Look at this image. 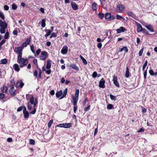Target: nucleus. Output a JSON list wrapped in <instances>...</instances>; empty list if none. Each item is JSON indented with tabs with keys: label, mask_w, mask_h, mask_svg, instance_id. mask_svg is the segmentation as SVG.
Returning <instances> with one entry per match:
<instances>
[{
	"label": "nucleus",
	"mask_w": 157,
	"mask_h": 157,
	"mask_svg": "<svg viewBox=\"0 0 157 157\" xmlns=\"http://www.w3.org/2000/svg\"><path fill=\"white\" fill-rule=\"evenodd\" d=\"M29 102L32 105H33L34 109L32 111L30 112V114H34L35 113L36 111V109L35 108V106L37 104V100L36 98L34 99L33 96H31L30 99L29 100Z\"/></svg>",
	"instance_id": "1"
},
{
	"label": "nucleus",
	"mask_w": 157,
	"mask_h": 157,
	"mask_svg": "<svg viewBox=\"0 0 157 157\" xmlns=\"http://www.w3.org/2000/svg\"><path fill=\"white\" fill-rule=\"evenodd\" d=\"M7 26V24L5 22L2 21L1 19H0V27H1L0 29V32L1 33H5V29Z\"/></svg>",
	"instance_id": "2"
},
{
	"label": "nucleus",
	"mask_w": 157,
	"mask_h": 157,
	"mask_svg": "<svg viewBox=\"0 0 157 157\" xmlns=\"http://www.w3.org/2000/svg\"><path fill=\"white\" fill-rule=\"evenodd\" d=\"M28 60L27 59H25L23 58L22 59L17 60V62L20 64L19 67L22 68L23 66H26L28 62L25 63L26 61Z\"/></svg>",
	"instance_id": "3"
},
{
	"label": "nucleus",
	"mask_w": 157,
	"mask_h": 157,
	"mask_svg": "<svg viewBox=\"0 0 157 157\" xmlns=\"http://www.w3.org/2000/svg\"><path fill=\"white\" fill-rule=\"evenodd\" d=\"M125 9L124 6L121 4H118L116 6V11L117 12L122 13Z\"/></svg>",
	"instance_id": "4"
},
{
	"label": "nucleus",
	"mask_w": 157,
	"mask_h": 157,
	"mask_svg": "<svg viewBox=\"0 0 157 157\" xmlns=\"http://www.w3.org/2000/svg\"><path fill=\"white\" fill-rule=\"evenodd\" d=\"M48 56V52L45 51H42L39 58L40 60H44Z\"/></svg>",
	"instance_id": "5"
},
{
	"label": "nucleus",
	"mask_w": 157,
	"mask_h": 157,
	"mask_svg": "<svg viewBox=\"0 0 157 157\" xmlns=\"http://www.w3.org/2000/svg\"><path fill=\"white\" fill-rule=\"evenodd\" d=\"M105 19H109L110 21L113 20L115 18V17L113 15H112L109 13H107L105 14Z\"/></svg>",
	"instance_id": "6"
},
{
	"label": "nucleus",
	"mask_w": 157,
	"mask_h": 157,
	"mask_svg": "<svg viewBox=\"0 0 157 157\" xmlns=\"http://www.w3.org/2000/svg\"><path fill=\"white\" fill-rule=\"evenodd\" d=\"M127 14L129 16L133 18L134 19L136 20H137V17L136 16V15L133 13L130 10H128L127 12Z\"/></svg>",
	"instance_id": "7"
},
{
	"label": "nucleus",
	"mask_w": 157,
	"mask_h": 157,
	"mask_svg": "<svg viewBox=\"0 0 157 157\" xmlns=\"http://www.w3.org/2000/svg\"><path fill=\"white\" fill-rule=\"evenodd\" d=\"M105 80L103 78H101L99 82V86L101 88H104L105 87Z\"/></svg>",
	"instance_id": "8"
},
{
	"label": "nucleus",
	"mask_w": 157,
	"mask_h": 157,
	"mask_svg": "<svg viewBox=\"0 0 157 157\" xmlns=\"http://www.w3.org/2000/svg\"><path fill=\"white\" fill-rule=\"evenodd\" d=\"M113 81L115 85L118 87H119L120 85L118 82L117 81V76L115 75L113 76Z\"/></svg>",
	"instance_id": "9"
},
{
	"label": "nucleus",
	"mask_w": 157,
	"mask_h": 157,
	"mask_svg": "<svg viewBox=\"0 0 157 157\" xmlns=\"http://www.w3.org/2000/svg\"><path fill=\"white\" fill-rule=\"evenodd\" d=\"M24 85V83L22 82L21 80H20L19 81H17L15 85V86L17 87L22 88Z\"/></svg>",
	"instance_id": "10"
},
{
	"label": "nucleus",
	"mask_w": 157,
	"mask_h": 157,
	"mask_svg": "<svg viewBox=\"0 0 157 157\" xmlns=\"http://www.w3.org/2000/svg\"><path fill=\"white\" fill-rule=\"evenodd\" d=\"M67 51L68 47L66 45H65L63 47L61 52L63 54H65L67 53Z\"/></svg>",
	"instance_id": "11"
},
{
	"label": "nucleus",
	"mask_w": 157,
	"mask_h": 157,
	"mask_svg": "<svg viewBox=\"0 0 157 157\" xmlns=\"http://www.w3.org/2000/svg\"><path fill=\"white\" fill-rule=\"evenodd\" d=\"M136 23L137 26V32H141L142 31V30L143 29L142 28V25H141L140 24L138 23L136 21Z\"/></svg>",
	"instance_id": "12"
},
{
	"label": "nucleus",
	"mask_w": 157,
	"mask_h": 157,
	"mask_svg": "<svg viewBox=\"0 0 157 157\" xmlns=\"http://www.w3.org/2000/svg\"><path fill=\"white\" fill-rule=\"evenodd\" d=\"M16 90L14 89V86H11L9 90L12 96H14L15 95Z\"/></svg>",
	"instance_id": "13"
},
{
	"label": "nucleus",
	"mask_w": 157,
	"mask_h": 157,
	"mask_svg": "<svg viewBox=\"0 0 157 157\" xmlns=\"http://www.w3.org/2000/svg\"><path fill=\"white\" fill-rule=\"evenodd\" d=\"M71 7L73 10H76L78 9V6L75 2H72L71 3Z\"/></svg>",
	"instance_id": "14"
},
{
	"label": "nucleus",
	"mask_w": 157,
	"mask_h": 157,
	"mask_svg": "<svg viewBox=\"0 0 157 157\" xmlns=\"http://www.w3.org/2000/svg\"><path fill=\"white\" fill-rule=\"evenodd\" d=\"M145 27L151 32H154V31L153 29V26L152 25L149 24L145 25Z\"/></svg>",
	"instance_id": "15"
},
{
	"label": "nucleus",
	"mask_w": 157,
	"mask_h": 157,
	"mask_svg": "<svg viewBox=\"0 0 157 157\" xmlns=\"http://www.w3.org/2000/svg\"><path fill=\"white\" fill-rule=\"evenodd\" d=\"M127 30L126 29L124 28L123 27H121L119 29H116V31L117 33H120L121 32H123Z\"/></svg>",
	"instance_id": "16"
},
{
	"label": "nucleus",
	"mask_w": 157,
	"mask_h": 157,
	"mask_svg": "<svg viewBox=\"0 0 157 157\" xmlns=\"http://www.w3.org/2000/svg\"><path fill=\"white\" fill-rule=\"evenodd\" d=\"M44 31L46 32V33L44 35V36L46 37V39L47 37L51 34L52 32L50 30L47 29H44Z\"/></svg>",
	"instance_id": "17"
},
{
	"label": "nucleus",
	"mask_w": 157,
	"mask_h": 157,
	"mask_svg": "<svg viewBox=\"0 0 157 157\" xmlns=\"http://www.w3.org/2000/svg\"><path fill=\"white\" fill-rule=\"evenodd\" d=\"M22 48L21 47H18L16 48L14 51L16 53L19 54L20 53H22Z\"/></svg>",
	"instance_id": "18"
},
{
	"label": "nucleus",
	"mask_w": 157,
	"mask_h": 157,
	"mask_svg": "<svg viewBox=\"0 0 157 157\" xmlns=\"http://www.w3.org/2000/svg\"><path fill=\"white\" fill-rule=\"evenodd\" d=\"M13 68L17 72H19L20 70L18 65L17 63L14 64L13 65Z\"/></svg>",
	"instance_id": "19"
},
{
	"label": "nucleus",
	"mask_w": 157,
	"mask_h": 157,
	"mask_svg": "<svg viewBox=\"0 0 157 157\" xmlns=\"http://www.w3.org/2000/svg\"><path fill=\"white\" fill-rule=\"evenodd\" d=\"M92 9L93 10L96 11L98 9V6L97 4L95 2H94L92 5Z\"/></svg>",
	"instance_id": "20"
},
{
	"label": "nucleus",
	"mask_w": 157,
	"mask_h": 157,
	"mask_svg": "<svg viewBox=\"0 0 157 157\" xmlns=\"http://www.w3.org/2000/svg\"><path fill=\"white\" fill-rule=\"evenodd\" d=\"M70 66L74 69L76 70L77 71H79V68L78 67L76 66V65L75 64H70Z\"/></svg>",
	"instance_id": "21"
},
{
	"label": "nucleus",
	"mask_w": 157,
	"mask_h": 157,
	"mask_svg": "<svg viewBox=\"0 0 157 157\" xmlns=\"http://www.w3.org/2000/svg\"><path fill=\"white\" fill-rule=\"evenodd\" d=\"M72 99L73 100V105H77V103L78 99V98H76L75 97L73 96L72 97Z\"/></svg>",
	"instance_id": "22"
},
{
	"label": "nucleus",
	"mask_w": 157,
	"mask_h": 157,
	"mask_svg": "<svg viewBox=\"0 0 157 157\" xmlns=\"http://www.w3.org/2000/svg\"><path fill=\"white\" fill-rule=\"evenodd\" d=\"M52 60H48L47 61V64L46 66V68L47 69H49L51 67V62Z\"/></svg>",
	"instance_id": "23"
},
{
	"label": "nucleus",
	"mask_w": 157,
	"mask_h": 157,
	"mask_svg": "<svg viewBox=\"0 0 157 157\" xmlns=\"http://www.w3.org/2000/svg\"><path fill=\"white\" fill-rule=\"evenodd\" d=\"M24 114V117L25 119H28L29 116V113L28 111L23 112Z\"/></svg>",
	"instance_id": "24"
},
{
	"label": "nucleus",
	"mask_w": 157,
	"mask_h": 157,
	"mask_svg": "<svg viewBox=\"0 0 157 157\" xmlns=\"http://www.w3.org/2000/svg\"><path fill=\"white\" fill-rule=\"evenodd\" d=\"M72 123H64V128H69L71 127Z\"/></svg>",
	"instance_id": "25"
},
{
	"label": "nucleus",
	"mask_w": 157,
	"mask_h": 157,
	"mask_svg": "<svg viewBox=\"0 0 157 157\" xmlns=\"http://www.w3.org/2000/svg\"><path fill=\"white\" fill-rule=\"evenodd\" d=\"M129 68L128 67H126V71L125 73V76L126 78H128L129 77Z\"/></svg>",
	"instance_id": "26"
},
{
	"label": "nucleus",
	"mask_w": 157,
	"mask_h": 157,
	"mask_svg": "<svg viewBox=\"0 0 157 157\" xmlns=\"http://www.w3.org/2000/svg\"><path fill=\"white\" fill-rule=\"evenodd\" d=\"M62 94V90H60L57 91L56 94V96L57 98H59L61 96Z\"/></svg>",
	"instance_id": "27"
},
{
	"label": "nucleus",
	"mask_w": 157,
	"mask_h": 157,
	"mask_svg": "<svg viewBox=\"0 0 157 157\" xmlns=\"http://www.w3.org/2000/svg\"><path fill=\"white\" fill-rule=\"evenodd\" d=\"M7 59L5 58L4 59H2L0 61V64H6L7 63Z\"/></svg>",
	"instance_id": "28"
},
{
	"label": "nucleus",
	"mask_w": 157,
	"mask_h": 157,
	"mask_svg": "<svg viewBox=\"0 0 157 157\" xmlns=\"http://www.w3.org/2000/svg\"><path fill=\"white\" fill-rule=\"evenodd\" d=\"M67 88L65 89L63 91V94L62 95L60 98L61 99L63 98L66 96V95H67Z\"/></svg>",
	"instance_id": "29"
},
{
	"label": "nucleus",
	"mask_w": 157,
	"mask_h": 157,
	"mask_svg": "<svg viewBox=\"0 0 157 157\" xmlns=\"http://www.w3.org/2000/svg\"><path fill=\"white\" fill-rule=\"evenodd\" d=\"M8 90V87L5 85H4L2 87V88L1 89L3 93H6Z\"/></svg>",
	"instance_id": "30"
},
{
	"label": "nucleus",
	"mask_w": 157,
	"mask_h": 157,
	"mask_svg": "<svg viewBox=\"0 0 157 157\" xmlns=\"http://www.w3.org/2000/svg\"><path fill=\"white\" fill-rule=\"evenodd\" d=\"M80 57L84 64L85 65H86L87 64V63L86 60L81 55H80Z\"/></svg>",
	"instance_id": "31"
},
{
	"label": "nucleus",
	"mask_w": 157,
	"mask_h": 157,
	"mask_svg": "<svg viewBox=\"0 0 157 157\" xmlns=\"http://www.w3.org/2000/svg\"><path fill=\"white\" fill-rule=\"evenodd\" d=\"M107 109H111L114 108L113 106L111 104H109L107 106Z\"/></svg>",
	"instance_id": "32"
},
{
	"label": "nucleus",
	"mask_w": 157,
	"mask_h": 157,
	"mask_svg": "<svg viewBox=\"0 0 157 157\" xmlns=\"http://www.w3.org/2000/svg\"><path fill=\"white\" fill-rule=\"evenodd\" d=\"M45 21L46 20L44 19L42 20L41 26L43 28L45 27L46 25Z\"/></svg>",
	"instance_id": "33"
},
{
	"label": "nucleus",
	"mask_w": 157,
	"mask_h": 157,
	"mask_svg": "<svg viewBox=\"0 0 157 157\" xmlns=\"http://www.w3.org/2000/svg\"><path fill=\"white\" fill-rule=\"evenodd\" d=\"M29 101L26 103V105L27 106L28 109L30 110L32 109V106L31 105H29Z\"/></svg>",
	"instance_id": "34"
},
{
	"label": "nucleus",
	"mask_w": 157,
	"mask_h": 157,
	"mask_svg": "<svg viewBox=\"0 0 157 157\" xmlns=\"http://www.w3.org/2000/svg\"><path fill=\"white\" fill-rule=\"evenodd\" d=\"M141 32L145 35H151L149 33L148 31L145 28H143Z\"/></svg>",
	"instance_id": "35"
},
{
	"label": "nucleus",
	"mask_w": 157,
	"mask_h": 157,
	"mask_svg": "<svg viewBox=\"0 0 157 157\" xmlns=\"http://www.w3.org/2000/svg\"><path fill=\"white\" fill-rule=\"evenodd\" d=\"M79 89H76L75 90V96H74V97H75L76 98H78L79 95Z\"/></svg>",
	"instance_id": "36"
},
{
	"label": "nucleus",
	"mask_w": 157,
	"mask_h": 157,
	"mask_svg": "<svg viewBox=\"0 0 157 157\" xmlns=\"http://www.w3.org/2000/svg\"><path fill=\"white\" fill-rule=\"evenodd\" d=\"M9 32L7 31L5 34L4 38L5 39H6L9 38Z\"/></svg>",
	"instance_id": "37"
},
{
	"label": "nucleus",
	"mask_w": 157,
	"mask_h": 157,
	"mask_svg": "<svg viewBox=\"0 0 157 157\" xmlns=\"http://www.w3.org/2000/svg\"><path fill=\"white\" fill-rule=\"evenodd\" d=\"M31 37L30 36L29 37L27 38L26 39V43L28 44H29L31 42Z\"/></svg>",
	"instance_id": "38"
},
{
	"label": "nucleus",
	"mask_w": 157,
	"mask_h": 157,
	"mask_svg": "<svg viewBox=\"0 0 157 157\" xmlns=\"http://www.w3.org/2000/svg\"><path fill=\"white\" fill-rule=\"evenodd\" d=\"M57 36L56 33H55L53 32L51 33V35L49 37L50 38H52V37H56Z\"/></svg>",
	"instance_id": "39"
},
{
	"label": "nucleus",
	"mask_w": 157,
	"mask_h": 157,
	"mask_svg": "<svg viewBox=\"0 0 157 157\" xmlns=\"http://www.w3.org/2000/svg\"><path fill=\"white\" fill-rule=\"evenodd\" d=\"M12 9L14 10H16L17 8V5L14 3L12 5Z\"/></svg>",
	"instance_id": "40"
},
{
	"label": "nucleus",
	"mask_w": 157,
	"mask_h": 157,
	"mask_svg": "<svg viewBox=\"0 0 157 157\" xmlns=\"http://www.w3.org/2000/svg\"><path fill=\"white\" fill-rule=\"evenodd\" d=\"M31 96H33V95H31L30 94H26V98L27 100L28 101L30 99V97Z\"/></svg>",
	"instance_id": "41"
},
{
	"label": "nucleus",
	"mask_w": 157,
	"mask_h": 157,
	"mask_svg": "<svg viewBox=\"0 0 157 157\" xmlns=\"http://www.w3.org/2000/svg\"><path fill=\"white\" fill-rule=\"evenodd\" d=\"M110 97L111 100L115 101L116 100V97L111 94H110Z\"/></svg>",
	"instance_id": "42"
},
{
	"label": "nucleus",
	"mask_w": 157,
	"mask_h": 157,
	"mask_svg": "<svg viewBox=\"0 0 157 157\" xmlns=\"http://www.w3.org/2000/svg\"><path fill=\"white\" fill-rule=\"evenodd\" d=\"M22 53H19V54H18V55L17 56V60H19L20 59H22L23 58H22Z\"/></svg>",
	"instance_id": "43"
},
{
	"label": "nucleus",
	"mask_w": 157,
	"mask_h": 157,
	"mask_svg": "<svg viewBox=\"0 0 157 157\" xmlns=\"http://www.w3.org/2000/svg\"><path fill=\"white\" fill-rule=\"evenodd\" d=\"M38 69L39 70L38 77L39 78H41L42 71L40 68H38Z\"/></svg>",
	"instance_id": "44"
},
{
	"label": "nucleus",
	"mask_w": 157,
	"mask_h": 157,
	"mask_svg": "<svg viewBox=\"0 0 157 157\" xmlns=\"http://www.w3.org/2000/svg\"><path fill=\"white\" fill-rule=\"evenodd\" d=\"M53 120L51 119V120L48 123V128H50L52 125V124L53 123Z\"/></svg>",
	"instance_id": "45"
},
{
	"label": "nucleus",
	"mask_w": 157,
	"mask_h": 157,
	"mask_svg": "<svg viewBox=\"0 0 157 157\" xmlns=\"http://www.w3.org/2000/svg\"><path fill=\"white\" fill-rule=\"evenodd\" d=\"M10 85L11 86H14V85L15 83V82L14 81V79L13 78L11 79L10 81Z\"/></svg>",
	"instance_id": "46"
},
{
	"label": "nucleus",
	"mask_w": 157,
	"mask_h": 157,
	"mask_svg": "<svg viewBox=\"0 0 157 157\" xmlns=\"http://www.w3.org/2000/svg\"><path fill=\"white\" fill-rule=\"evenodd\" d=\"M98 17L100 19H102L104 17V14L102 13H99L98 14Z\"/></svg>",
	"instance_id": "47"
},
{
	"label": "nucleus",
	"mask_w": 157,
	"mask_h": 157,
	"mask_svg": "<svg viewBox=\"0 0 157 157\" xmlns=\"http://www.w3.org/2000/svg\"><path fill=\"white\" fill-rule=\"evenodd\" d=\"M29 144L32 145H34L35 144V141L33 139H30L29 140Z\"/></svg>",
	"instance_id": "48"
},
{
	"label": "nucleus",
	"mask_w": 157,
	"mask_h": 157,
	"mask_svg": "<svg viewBox=\"0 0 157 157\" xmlns=\"http://www.w3.org/2000/svg\"><path fill=\"white\" fill-rule=\"evenodd\" d=\"M34 76L36 78H37L38 77V72L36 70H35L33 73Z\"/></svg>",
	"instance_id": "49"
},
{
	"label": "nucleus",
	"mask_w": 157,
	"mask_h": 157,
	"mask_svg": "<svg viewBox=\"0 0 157 157\" xmlns=\"http://www.w3.org/2000/svg\"><path fill=\"white\" fill-rule=\"evenodd\" d=\"M0 17L2 19L4 20L5 19V16L3 13L0 11Z\"/></svg>",
	"instance_id": "50"
},
{
	"label": "nucleus",
	"mask_w": 157,
	"mask_h": 157,
	"mask_svg": "<svg viewBox=\"0 0 157 157\" xmlns=\"http://www.w3.org/2000/svg\"><path fill=\"white\" fill-rule=\"evenodd\" d=\"M147 60H146L144 64L143 65V67H142V70L143 71L144 70V69L146 67L147 65Z\"/></svg>",
	"instance_id": "51"
},
{
	"label": "nucleus",
	"mask_w": 157,
	"mask_h": 157,
	"mask_svg": "<svg viewBox=\"0 0 157 157\" xmlns=\"http://www.w3.org/2000/svg\"><path fill=\"white\" fill-rule=\"evenodd\" d=\"M30 49L32 52L34 54H35V51L34 49V46L32 45L30 46Z\"/></svg>",
	"instance_id": "52"
},
{
	"label": "nucleus",
	"mask_w": 157,
	"mask_h": 157,
	"mask_svg": "<svg viewBox=\"0 0 157 157\" xmlns=\"http://www.w3.org/2000/svg\"><path fill=\"white\" fill-rule=\"evenodd\" d=\"M147 69L145 70L144 72V79L145 80L146 79V76L147 74Z\"/></svg>",
	"instance_id": "53"
},
{
	"label": "nucleus",
	"mask_w": 157,
	"mask_h": 157,
	"mask_svg": "<svg viewBox=\"0 0 157 157\" xmlns=\"http://www.w3.org/2000/svg\"><path fill=\"white\" fill-rule=\"evenodd\" d=\"M90 108V105H89L87 106L84 109V111L86 112L89 110Z\"/></svg>",
	"instance_id": "54"
},
{
	"label": "nucleus",
	"mask_w": 157,
	"mask_h": 157,
	"mask_svg": "<svg viewBox=\"0 0 157 157\" xmlns=\"http://www.w3.org/2000/svg\"><path fill=\"white\" fill-rule=\"evenodd\" d=\"M144 48H142L139 52V56H140L142 55V53L144 51Z\"/></svg>",
	"instance_id": "55"
},
{
	"label": "nucleus",
	"mask_w": 157,
	"mask_h": 157,
	"mask_svg": "<svg viewBox=\"0 0 157 157\" xmlns=\"http://www.w3.org/2000/svg\"><path fill=\"white\" fill-rule=\"evenodd\" d=\"M98 75V74L96 72L94 71V72L92 75V76L94 78H95Z\"/></svg>",
	"instance_id": "56"
},
{
	"label": "nucleus",
	"mask_w": 157,
	"mask_h": 157,
	"mask_svg": "<svg viewBox=\"0 0 157 157\" xmlns=\"http://www.w3.org/2000/svg\"><path fill=\"white\" fill-rule=\"evenodd\" d=\"M116 17L117 19L119 20L120 19H124V17H123L120 16L119 15H117L116 16Z\"/></svg>",
	"instance_id": "57"
},
{
	"label": "nucleus",
	"mask_w": 157,
	"mask_h": 157,
	"mask_svg": "<svg viewBox=\"0 0 157 157\" xmlns=\"http://www.w3.org/2000/svg\"><path fill=\"white\" fill-rule=\"evenodd\" d=\"M28 45V44L27 43H26V42H24L23 43L22 45V47H21L23 49L24 48L26 47Z\"/></svg>",
	"instance_id": "58"
},
{
	"label": "nucleus",
	"mask_w": 157,
	"mask_h": 157,
	"mask_svg": "<svg viewBox=\"0 0 157 157\" xmlns=\"http://www.w3.org/2000/svg\"><path fill=\"white\" fill-rule=\"evenodd\" d=\"M6 42V40L4 39H3L1 41L0 43V48H1V45L4 44Z\"/></svg>",
	"instance_id": "59"
},
{
	"label": "nucleus",
	"mask_w": 157,
	"mask_h": 157,
	"mask_svg": "<svg viewBox=\"0 0 157 157\" xmlns=\"http://www.w3.org/2000/svg\"><path fill=\"white\" fill-rule=\"evenodd\" d=\"M78 108V106L77 105H74V112L75 113L76 112V111L77 110Z\"/></svg>",
	"instance_id": "60"
},
{
	"label": "nucleus",
	"mask_w": 157,
	"mask_h": 157,
	"mask_svg": "<svg viewBox=\"0 0 157 157\" xmlns=\"http://www.w3.org/2000/svg\"><path fill=\"white\" fill-rule=\"evenodd\" d=\"M149 73L151 75H153L154 74L153 70L152 69H150L149 70Z\"/></svg>",
	"instance_id": "61"
},
{
	"label": "nucleus",
	"mask_w": 157,
	"mask_h": 157,
	"mask_svg": "<svg viewBox=\"0 0 157 157\" xmlns=\"http://www.w3.org/2000/svg\"><path fill=\"white\" fill-rule=\"evenodd\" d=\"M57 127L60 128H64V123L60 124L56 126Z\"/></svg>",
	"instance_id": "62"
},
{
	"label": "nucleus",
	"mask_w": 157,
	"mask_h": 157,
	"mask_svg": "<svg viewBox=\"0 0 157 157\" xmlns=\"http://www.w3.org/2000/svg\"><path fill=\"white\" fill-rule=\"evenodd\" d=\"M4 10H8L9 9V6L7 5H5L4 6Z\"/></svg>",
	"instance_id": "63"
},
{
	"label": "nucleus",
	"mask_w": 157,
	"mask_h": 157,
	"mask_svg": "<svg viewBox=\"0 0 157 157\" xmlns=\"http://www.w3.org/2000/svg\"><path fill=\"white\" fill-rule=\"evenodd\" d=\"M5 94L3 93H0V99H2L5 97Z\"/></svg>",
	"instance_id": "64"
}]
</instances>
